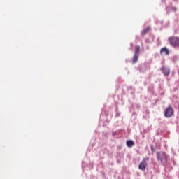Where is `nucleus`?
<instances>
[{
	"mask_svg": "<svg viewBox=\"0 0 179 179\" xmlns=\"http://www.w3.org/2000/svg\"><path fill=\"white\" fill-rule=\"evenodd\" d=\"M138 58H139V55H134L133 57V63L135 64V62H138Z\"/></svg>",
	"mask_w": 179,
	"mask_h": 179,
	"instance_id": "10",
	"label": "nucleus"
},
{
	"mask_svg": "<svg viewBox=\"0 0 179 179\" xmlns=\"http://www.w3.org/2000/svg\"><path fill=\"white\" fill-rule=\"evenodd\" d=\"M172 10H173L174 12H176V11L177 10V8H175V7H173V8H172Z\"/></svg>",
	"mask_w": 179,
	"mask_h": 179,
	"instance_id": "11",
	"label": "nucleus"
},
{
	"mask_svg": "<svg viewBox=\"0 0 179 179\" xmlns=\"http://www.w3.org/2000/svg\"><path fill=\"white\" fill-rule=\"evenodd\" d=\"M162 71L164 75H166V76H169V75H170V70L169 69L163 67Z\"/></svg>",
	"mask_w": 179,
	"mask_h": 179,
	"instance_id": "6",
	"label": "nucleus"
},
{
	"mask_svg": "<svg viewBox=\"0 0 179 179\" xmlns=\"http://www.w3.org/2000/svg\"><path fill=\"white\" fill-rule=\"evenodd\" d=\"M135 145V143L134 142V141L132 140H129L127 141V146H128V148H132V146Z\"/></svg>",
	"mask_w": 179,
	"mask_h": 179,
	"instance_id": "7",
	"label": "nucleus"
},
{
	"mask_svg": "<svg viewBox=\"0 0 179 179\" xmlns=\"http://www.w3.org/2000/svg\"><path fill=\"white\" fill-rule=\"evenodd\" d=\"M148 160H149V157L143 159L138 166L139 170H141V171H145L146 170V168L148 167Z\"/></svg>",
	"mask_w": 179,
	"mask_h": 179,
	"instance_id": "4",
	"label": "nucleus"
},
{
	"mask_svg": "<svg viewBox=\"0 0 179 179\" xmlns=\"http://www.w3.org/2000/svg\"><path fill=\"white\" fill-rule=\"evenodd\" d=\"M168 41L172 47H179V37L171 36L168 38Z\"/></svg>",
	"mask_w": 179,
	"mask_h": 179,
	"instance_id": "2",
	"label": "nucleus"
},
{
	"mask_svg": "<svg viewBox=\"0 0 179 179\" xmlns=\"http://www.w3.org/2000/svg\"><path fill=\"white\" fill-rule=\"evenodd\" d=\"M173 115H174V109L173 108V106H171V105H169V107H167L165 109L164 117L166 118H170L173 117Z\"/></svg>",
	"mask_w": 179,
	"mask_h": 179,
	"instance_id": "3",
	"label": "nucleus"
},
{
	"mask_svg": "<svg viewBox=\"0 0 179 179\" xmlns=\"http://www.w3.org/2000/svg\"><path fill=\"white\" fill-rule=\"evenodd\" d=\"M149 30H150V27H147V28L144 29L141 31V36H145L146 34H148L149 32Z\"/></svg>",
	"mask_w": 179,
	"mask_h": 179,
	"instance_id": "8",
	"label": "nucleus"
},
{
	"mask_svg": "<svg viewBox=\"0 0 179 179\" xmlns=\"http://www.w3.org/2000/svg\"><path fill=\"white\" fill-rule=\"evenodd\" d=\"M141 51V46L135 47V55H139V52Z\"/></svg>",
	"mask_w": 179,
	"mask_h": 179,
	"instance_id": "9",
	"label": "nucleus"
},
{
	"mask_svg": "<svg viewBox=\"0 0 179 179\" xmlns=\"http://www.w3.org/2000/svg\"><path fill=\"white\" fill-rule=\"evenodd\" d=\"M161 55H169L170 54V52L169 51V49L167 48H163L160 50Z\"/></svg>",
	"mask_w": 179,
	"mask_h": 179,
	"instance_id": "5",
	"label": "nucleus"
},
{
	"mask_svg": "<svg viewBox=\"0 0 179 179\" xmlns=\"http://www.w3.org/2000/svg\"><path fill=\"white\" fill-rule=\"evenodd\" d=\"M157 159L161 163H167L170 157L164 152H157Z\"/></svg>",
	"mask_w": 179,
	"mask_h": 179,
	"instance_id": "1",
	"label": "nucleus"
}]
</instances>
